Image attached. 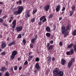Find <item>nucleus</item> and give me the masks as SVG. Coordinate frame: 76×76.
Returning a JSON list of instances; mask_svg holds the SVG:
<instances>
[{
	"label": "nucleus",
	"instance_id": "obj_43",
	"mask_svg": "<svg viewBox=\"0 0 76 76\" xmlns=\"http://www.w3.org/2000/svg\"><path fill=\"white\" fill-rule=\"evenodd\" d=\"M66 54L67 55H69L70 54V51H68L66 53Z\"/></svg>",
	"mask_w": 76,
	"mask_h": 76
},
{
	"label": "nucleus",
	"instance_id": "obj_24",
	"mask_svg": "<svg viewBox=\"0 0 76 76\" xmlns=\"http://www.w3.org/2000/svg\"><path fill=\"white\" fill-rule=\"evenodd\" d=\"M72 34L74 36H75L76 35V30H75L73 32Z\"/></svg>",
	"mask_w": 76,
	"mask_h": 76
},
{
	"label": "nucleus",
	"instance_id": "obj_26",
	"mask_svg": "<svg viewBox=\"0 0 76 76\" xmlns=\"http://www.w3.org/2000/svg\"><path fill=\"white\" fill-rule=\"evenodd\" d=\"M53 14H50L48 17V18L49 19H51V18H53Z\"/></svg>",
	"mask_w": 76,
	"mask_h": 76
},
{
	"label": "nucleus",
	"instance_id": "obj_11",
	"mask_svg": "<svg viewBox=\"0 0 76 76\" xmlns=\"http://www.w3.org/2000/svg\"><path fill=\"white\" fill-rule=\"evenodd\" d=\"M34 57V56H28V61H30L32 60V59Z\"/></svg>",
	"mask_w": 76,
	"mask_h": 76
},
{
	"label": "nucleus",
	"instance_id": "obj_8",
	"mask_svg": "<svg viewBox=\"0 0 76 76\" xmlns=\"http://www.w3.org/2000/svg\"><path fill=\"white\" fill-rule=\"evenodd\" d=\"M66 62V61L64 60V59H62L61 60V63L62 65L64 66L65 64V63Z\"/></svg>",
	"mask_w": 76,
	"mask_h": 76
},
{
	"label": "nucleus",
	"instance_id": "obj_61",
	"mask_svg": "<svg viewBox=\"0 0 76 76\" xmlns=\"http://www.w3.org/2000/svg\"><path fill=\"white\" fill-rule=\"evenodd\" d=\"M6 65H7V66H8V65H9V63H8V62H6Z\"/></svg>",
	"mask_w": 76,
	"mask_h": 76
},
{
	"label": "nucleus",
	"instance_id": "obj_34",
	"mask_svg": "<svg viewBox=\"0 0 76 76\" xmlns=\"http://www.w3.org/2000/svg\"><path fill=\"white\" fill-rule=\"evenodd\" d=\"M35 18H33L32 19H31V22H34L35 21Z\"/></svg>",
	"mask_w": 76,
	"mask_h": 76
},
{
	"label": "nucleus",
	"instance_id": "obj_52",
	"mask_svg": "<svg viewBox=\"0 0 76 76\" xmlns=\"http://www.w3.org/2000/svg\"><path fill=\"white\" fill-rule=\"evenodd\" d=\"M62 44H63V43H62V42H60L59 43V45H60L61 46V45H62Z\"/></svg>",
	"mask_w": 76,
	"mask_h": 76
},
{
	"label": "nucleus",
	"instance_id": "obj_29",
	"mask_svg": "<svg viewBox=\"0 0 76 76\" xmlns=\"http://www.w3.org/2000/svg\"><path fill=\"white\" fill-rule=\"evenodd\" d=\"M70 16H72V15L73 14V11H70Z\"/></svg>",
	"mask_w": 76,
	"mask_h": 76
},
{
	"label": "nucleus",
	"instance_id": "obj_16",
	"mask_svg": "<svg viewBox=\"0 0 76 76\" xmlns=\"http://www.w3.org/2000/svg\"><path fill=\"white\" fill-rule=\"evenodd\" d=\"M6 70V68L5 67H2L1 69H0V71L1 72H4L5 70Z\"/></svg>",
	"mask_w": 76,
	"mask_h": 76
},
{
	"label": "nucleus",
	"instance_id": "obj_28",
	"mask_svg": "<svg viewBox=\"0 0 76 76\" xmlns=\"http://www.w3.org/2000/svg\"><path fill=\"white\" fill-rule=\"evenodd\" d=\"M35 39H32L31 40V43H32V44H34V42H35Z\"/></svg>",
	"mask_w": 76,
	"mask_h": 76
},
{
	"label": "nucleus",
	"instance_id": "obj_27",
	"mask_svg": "<svg viewBox=\"0 0 76 76\" xmlns=\"http://www.w3.org/2000/svg\"><path fill=\"white\" fill-rule=\"evenodd\" d=\"M70 53H71V55L74 53V51L73 49H71V50L70 51Z\"/></svg>",
	"mask_w": 76,
	"mask_h": 76
},
{
	"label": "nucleus",
	"instance_id": "obj_13",
	"mask_svg": "<svg viewBox=\"0 0 76 76\" xmlns=\"http://www.w3.org/2000/svg\"><path fill=\"white\" fill-rule=\"evenodd\" d=\"M18 53V52L16 50L13 51L12 53V56H15L16 54H17V53Z\"/></svg>",
	"mask_w": 76,
	"mask_h": 76
},
{
	"label": "nucleus",
	"instance_id": "obj_59",
	"mask_svg": "<svg viewBox=\"0 0 76 76\" xmlns=\"http://www.w3.org/2000/svg\"><path fill=\"white\" fill-rule=\"evenodd\" d=\"M3 25H4V26H7V24H5L4 23Z\"/></svg>",
	"mask_w": 76,
	"mask_h": 76
},
{
	"label": "nucleus",
	"instance_id": "obj_19",
	"mask_svg": "<svg viewBox=\"0 0 76 76\" xmlns=\"http://www.w3.org/2000/svg\"><path fill=\"white\" fill-rule=\"evenodd\" d=\"M9 76V72H6L4 74V76Z\"/></svg>",
	"mask_w": 76,
	"mask_h": 76
},
{
	"label": "nucleus",
	"instance_id": "obj_49",
	"mask_svg": "<svg viewBox=\"0 0 76 76\" xmlns=\"http://www.w3.org/2000/svg\"><path fill=\"white\" fill-rule=\"evenodd\" d=\"M50 44H53V40L51 41L50 42Z\"/></svg>",
	"mask_w": 76,
	"mask_h": 76
},
{
	"label": "nucleus",
	"instance_id": "obj_1",
	"mask_svg": "<svg viewBox=\"0 0 76 76\" xmlns=\"http://www.w3.org/2000/svg\"><path fill=\"white\" fill-rule=\"evenodd\" d=\"M53 73L54 75V76H63V72L61 71H60V69L57 68H56L53 70Z\"/></svg>",
	"mask_w": 76,
	"mask_h": 76
},
{
	"label": "nucleus",
	"instance_id": "obj_42",
	"mask_svg": "<svg viewBox=\"0 0 76 76\" xmlns=\"http://www.w3.org/2000/svg\"><path fill=\"white\" fill-rule=\"evenodd\" d=\"M30 48H33V45H32V44H31L30 45Z\"/></svg>",
	"mask_w": 76,
	"mask_h": 76
},
{
	"label": "nucleus",
	"instance_id": "obj_57",
	"mask_svg": "<svg viewBox=\"0 0 76 76\" xmlns=\"http://www.w3.org/2000/svg\"><path fill=\"white\" fill-rule=\"evenodd\" d=\"M50 44L49 43H47V47H49Z\"/></svg>",
	"mask_w": 76,
	"mask_h": 76
},
{
	"label": "nucleus",
	"instance_id": "obj_9",
	"mask_svg": "<svg viewBox=\"0 0 76 76\" xmlns=\"http://www.w3.org/2000/svg\"><path fill=\"white\" fill-rule=\"evenodd\" d=\"M29 10H28L26 12V14L25 15V16L26 18H27V17H28L29 18V17H30L31 16V15H29Z\"/></svg>",
	"mask_w": 76,
	"mask_h": 76
},
{
	"label": "nucleus",
	"instance_id": "obj_58",
	"mask_svg": "<svg viewBox=\"0 0 76 76\" xmlns=\"http://www.w3.org/2000/svg\"><path fill=\"white\" fill-rule=\"evenodd\" d=\"M32 54V52H30L28 53V55L29 56L31 55V54Z\"/></svg>",
	"mask_w": 76,
	"mask_h": 76
},
{
	"label": "nucleus",
	"instance_id": "obj_55",
	"mask_svg": "<svg viewBox=\"0 0 76 76\" xmlns=\"http://www.w3.org/2000/svg\"><path fill=\"white\" fill-rule=\"evenodd\" d=\"M19 4H22V1L21 0L19 1Z\"/></svg>",
	"mask_w": 76,
	"mask_h": 76
},
{
	"label": "nucleus",
	"instance_id": "obj_35",
	"mask_svg": "<svg viewBox=\"0 0 76 76\" xmlns=\"http://www.w3.org/2000/svg\"><path fill=\"white\" fill-rule=\"evenodd\" d=\"M75 61V59L73 58L71 59L70 62H72V63H73V62Z\"/></svg>",
	"mask_w": 76,
	"mask_h": 76
},
{
	"label": "nucleus",
	"instance_id": "obj_45",
	"mask_svg": "<svg viewBox=\"0 0 76 76\" xmlns=\"http://www.w3.org/2000/svg\"><path fill=\"white\" fill-rule=\"evenodd\" d=\"M22 37V35H21V34H20L18 36V38H21Z\"/></svg>",
	"mask_w": 76,
	"mask_h": 76
},
{
	"label": "nucleus",
	"instance_id": "obj_23",
	"mask_svg": "<svg viewBox=\"0 0 76 76\" xmlns=\"http://www.w3.org/2000/svg\"><path fill=\"white\" fill-rule=\"evenodd\" d=\"M73 45V44L71 43L68 46V48H70Z\"/></svg>",
	"mask_w": 76,
	"mask_h": 76
},
{
	"label": "nucleus",
	"instance_id": "obj_6",
	"mask_svg": "<svg viewBox=\"0 0 76 76\" xmlns=\"http://www.w3.org/2000/svg\"><path fill=\"white\" fill-rule=\"evenodd\" d=\"M16 20H14L12 23L13 26H12V28H15V26H16Z\"/></svg>",
	"mask_w": 76,
	"mask_h": 76
},
{
	"label": "nucleus",
	"instance_id": "obj_21",
	"mask_svg": "<svg viewBox=\"0 0 76 76\" xmlns=\"http://www.w3.org/2000/svg\"><path fill=\"white\" fill-rule=\"evenodd\" d=\"M46 35L47 37L49 38V37H50V36H51V34L50 33H47L46 34Z\"/></svg>",
	"mask_w": 76,
	"mask_h": 76
},
{
	"label": "nucleus",
	"instance_id": "obj_63",
	"mask_svg": "<svg viewBox=\"0 0 76 76\" xmlns=\"http://www.w3.org/2000/svg\"><path fill=\"white\" fill-rule=\"evenodd\" d=\"M62 20V18L61 17H60L59 18V20Z\"/></svg>",
	"mask_w": 76,
	"mask_h": 76
},
{
	"label": "nucleus",
	"instance_id": "obj_14",
	"mask_svg": "<svg viewBox=\"0 0 76 76\" xmlns=\"http://www.w3.org/2000/svg\"><path fill=\"white\" fill-rule=\"evenodd\" d=\"M15 41H13L12 42H10L8 44L9 46H12V45H15Z\"/></svg>",
	"mask_w": 76,
	"mask_h": 76
},
{
	"label": "nucleus",
	"instance_id": "obj_18",
	"mask_svg": "<svg viewBox=\"0 0 76 76\" xmlns=\"http://www.w3.org/2000/svg\"><path fill=\"white\" fill-rule=\"evenodd\" d=\"M46 30L47 32H50V28L49 27H47L46 28Z\"/></svg>",
	"mask_w": 76,
	"mask_h": 76
},
{
	"label": "nucleus",
	"instance_id": "obj_51",
	"mask_svg": "<svg viewBox=\"0 0 76 76\" xmlns=\"http://www.w3.org/2000/svg\"><path fill=\"white\" fill-rule=\"evenodd\" d=\"M38 24H39V25H42V23H41V21H39V23H38Z\"/></svg>",
	"mask_w": 76,
	"mask_h": 76
},
{
	"label": "nucleus",
	"instance_id": "obj_30",
	"mask_svg": "<svg viewBox=\"0 0 76 76\" xmlns=\"http://www.w3.org/2000/svg\"><path fill=\"white\" fill-rule=\"evenodd\" d=\"M74 51L75 52H76V45H74Z\"/></svg>",
	"mask_w": 76,
	"mask_h": 76
},
{
	"label": "nucleus",
	"instance_id": "obj_25",
	"mask_svg": "<svg viewBox=\"0 0 76 76\" xmlns=\"http://www.w3.org/2000/svg\"><path fill=\"white\" fill-rule=\"evenodd\" d=\"M15 56H14V55H13L12 54V56H10V58L11 60H13L15 58Z\"/></svg>",
	"mask_w": 76,
	"mask_h": 76
},
{
	"label": "nucleus",
	"instance_id": "obj_10",
	"mask_svg": "<svg viewBox=\"0 0 76 76\" xmlns=\"http://www.w3.org/2000/svg\"><path fill=\"white\" fill-rule=\"evenodd\" d=\"M6 47V44L5 43H2L1 45V48L2 49Z\"/></svg>",
	"mask_w": 76,
	"mask_h": 76
},
{
	"label": "nucleus",
	"instance_id": "obj_22",
	"mask_svg": "<svg viewBox=\"0 0 76 76\" xmlns=\"http://www.w3.org/2000/svg\"><path fill=\"white\" fill-rule=\"evenodd\" d=\"M45 18V16H42V17L40 18L39 19L40 21H41V20H43V19H44Z\"/></svg>",
	"mask_w": 76,
	"mask_h": 76
},
{
	"label": "nucleus",
	"instance_id": "obj_31",
	"mask_svg": "<svg viewBox=\"0 0 76 76\" xmlns=\"http://www.w3.org/2000/svg\"><path fill=\"white\" fill-rule=\"evenodd\" d=\"M23 45H25L26 44V40L25 39H23Z\"/></svg>",
	"mask_w": 76,
	"mask_h": 76
},
{
	"label": "nucleus",
	"instance_id": "obj_4",
	"mask_svg": "<svg viewBox=\"0 0 76 76\" xmlns=\"http://www.w3.org/2000/svg\"><path fill=\"white\" fill-rule=\"evenodd\" d=\"M23 28L22 27L19 26L16 27L15 28V30L17 32H20L22 30Z\"/></svg>",
	"mask_w": 76,
	"mask_h": 76
},
{
	"label": "nucleus",
	"instance_id": "obj_41",
	"mask_svg": "<svg viewBox=\"0 0 76 76\" xmlns=\"http://www.w3.org/2000/svg\"><path fill=\"white\" fill-rule=\"evenodd\" d=\"M17 69H18V66H15L14 67V69L15 70H16Z\"/></svg>",
	"mask_w": 76,
	"mask_h": 76
},
{
	"label": "nucleus",
	"instance_id": "obj_60",
	"mask_svg": "<svg viewBox=\"0 0 76 76\" xmlns=\"http://www.w3.org/2000/svg\"><path fill=\"white\" fill-rule=\"evenodd\" d=\"M52 60L53 61H54V60H55V58L54 57H53L52 58Z\"/></svg>",
	"mask_w": 76,
	"mask_h": 76
},
{
	"label": "nucleus",
	"instance_id": "obj_2",
	"mask_svg": "<svg viewBox=\"0 0 76 76\" xmlns=\"http://www.w3.org/2000/svg\"><path fill=\"white\" fill-rule=\"evenodd\" d=\"M70 28V25H68L67 26V27L66 29V27H62L61 28V32L62 34H65L64 36V37H66L67 34H68V33H67V31H68V30Z\"/></svg>",
	"mask_w": 76,
	"mask_h": 76
},
{
	"label": "nucleus",
	"instance_id": "obj_32",
	"mask_svg": "<svg viewBox=\"0 0 76 76\" xmlns=\"http://www.w3.org/2000/svg\"><path fill=\"white\" fill-rule=\"evenodd\" d=\"M28 64V61H26L25 62L24 65H27V64Z\"/></svg>",
	"mask_w": 76,
	"mask_h": 76
},
{
	"label": "nucleus",
	"instance_id": "obj_47",
	"mask_svg": "<svg viewBox=\"0 0 76 76\" xmlns=\"http://www.w3.org/2000/svg\"><path fill=\"white\" fill-rule=\"evenodd\" d=\"M13 68H12L10 69V72H13Z\"/></svg>",
	"mask_w": 76,
	"mask_h": 76
},
{
	"label": "nucleus",
	"instance_id": "obj_46",
	"mask_svg": "<svg viewBox=\"0 0 76 76\" xmlns=\"http://www.w3.org/2000/svg\"><path fill=\"white\" fill-rule=\"evenodd\" d=\"M6 18H7V15H5L4 16V17H2V18L3 19H6Z\"/></svg>",
	"mask_w": 76,
	"mask_h": 76
},
{
	"label": "nucleus",
	"instance_id": "obj_36",
	"mask_svg": "<svg viewBox=\"0 0 76 76\" xmlns=\"http://www.w3.org/2000/svg\"><path fill=\"white\" fill-rule=\"evenodd\" d=\"M37 12V10H33L32 12V14L33 15H34V14H35L36 12Z\"/></svg>",
	"mask_w": 76,
	"mask_h": 76
},
{
	"label": "nucleus",
	"instance_id": "obj_50",
	"mask_svg": "<svg viewBox=\"0 0 76 76\" xmlns=\"http://www.w3.org/2000/svg\"><path fill=\"white\" fill-rule=\"evenodd\" d=\"M37 35H36L35 37V38L34 39L35 40V39H37Z\"/></svg>",
	"mask_w": 76,
	"mask_h": 76
},
{
	"label": "nucleus",
	"instance_id": "obj_62",
	"mask_svg": "<svg viewBox=\"0 0 76 76\" xmlns=\"http://www.w3.org/2000/svg\"><path fill=\"white\" fill-rule=\"evenodd\" d=\"M3 75V74H2V73L0 72V76H2Z\"/></svg>",
	"mask_w": 76,
	"mask_h": 76
},
{
	"label": "nucleus",
	"instance_id": "obj_54",
	"mask_svg": "<svg viewBox=\"0 0 76 76\" xmlns=\"http://www.w3.org/2000/svg\"><path fill=\"white\" fill-rule=\"evenodd\" d=\"M9 23H11V22H12V19H10V20H9Z\"/></svg>",
	"mask_w": 76,
	"mask_h": 76
},
{
	"label": "nucleus",
	"instance_id": "obj_64",
	"mask_svg": "<svg viewBox=\"0 0 76 76\" xmlns=\"http://www.w3.org/2000/svg\"><path fill=\"white\" fill-rule=\"evenodd\" d=\"M10 19H11V20H13V18L12 17H11Z\"/></svg>",
	"mask_w": 76,
	"mask_h": 76
},
{
	"label": "nucleus",
	"instance_id": "obj_17",
	"mask_svg": "<svg viewBox=\"0 0 76 76\" xmlns=\"http://www.w3.org/2000/svg\"><path fill=\"white\" fill-rule=\"evenodd\" d=\"M72 64V62L70 61H69L68 64L67 66L68 67V68H70L71 67V66Z\"/></svg>",
	"mask_w": 76,
	"mask_h": 76
},
{
	"label": "nucleus",
	"instance_id": "obj_39",
	"mask_svg": "<svg viewBox=\"0 0 76 76\" xmlns=\"http://www.w3.org/2000/svg\"><path fill=\"white\" fill-rule=\"evenodd\" d=\"M47 20V19H46V18H44V20H42V22H45V21H46Z\"/></svg>",
	"mask_w": 76,
	"mask_h": 76
},
{
	"label": "nucleus",
	"instance_id": "obj_56",
	"mask_svg": "<svg viewBox=\"0 0 76 76\" xmlns=\"http://www.w3.org/2000/svg\"><path fill=\"white\" fill-rule=\"evenodd\" d=\"M2 12V10H0V15H1V12Z\"/></svg>",
	"mask_w": 76,
	"mask_h": 76
},
{
	"label": "nucleus",
	"instance_id": "obj_44",
	"mask_svg": "<svg viewBox=\"0 0 76 76\" xmlns=\"http://www.w3.org/2000/svg\"><path fill=\"white\" fill-rule=\"evenodd\" d=\"M1 54H2V55L3 56H4L5 55V54H6V53H5V52H4L2 53Z\"/></svg>",
	"mask_w": 76,
	"mask_h": 76
},
{
	"label": "nucleus",
	"instance_id": "obj_53",
	"mask_svg": "<svg viewBox=\"0 0 76 76\" xmlns=\"http://www.w3.org/2000/svg\"><path fill=\"white\" fill-rule=\"evenodd\" d=\"M22 67L21 66H20L19 68V70H21V69H22Z\"/></svg>",
	"mask_w": 76,
	"mask_h": 76
},
{
	"label": "nucleus",
	"instance_id": "obj_37",
	"mask_svg": "<svg viewBox=\"0 0 76 76\" xmlns=\"http://www.w3.org/2000/svg\"><path fill=\"white\" fill-rule=\"evenodd\" d=\"M3 21H4V20L3 19H2V18L0 19V23H2V22H3Z\"/></svg>",
	"mask_w": 76,
	"mask_h": 76
},
{
	"label": "nucleus",
	"instance_id": "obj_38",
	"mask_svg": "<svg viewBox=\"0 0 76 76\" xmlns=\"http://www.w3.org/2000/svg\"><path fill=\"white\" fill-rule=\"evenodd\" d=\"M75 8V6L73 5L71 7V9H72V10H74Z\"/></svg>",
	"mask_w": 76,
	"mask_h": 76
},
{
	"label": "nucleus",
	"instance_id": "obj_40",
	"mask_svg": "<svg viewBox=\"0 0 76 76\" xmlns=\"http://www.w3.org/2000/svg\"><path fill=\"white\" fill-rule=\"evenodd\" d=\"M56 26H54L53 27V31H55L56 29Z\"/></svg>",
	"mask_w": 76,
	"mask_h": 76
},
{
	"label": "nucleus",
	"instance_id": "obj_7",
	"mask_svg": "<svg viewBox=\"0 0 76 76\" xmlns=\"http://www.w3.org/2000/svg\"><path fill=\"white\" fill-rule=\"evenodd\" d=\"M34 67L36 69H37V70H39V69H40V66L39 65L38 63H36Z\"/></svg>",
	"mask_w": 76,
	"mask_h": 76
},
{
	"label": "nucleus",
	"instance_id": "obj_3",
	"mask_svg": "<svg viewBox=\"0 0 76 76\" xmlns=\"http://www.w3.org/2000/svg\"><path fill=\"white\" fill-rule=\"evenodd\" d=\"M18 11H16L13 12V14L14 15H18L19 14H20L21 12H22V10H23V7L22 6H18Z\"/></svg>",
	"mask_w": 76,
	"mask_h": 76
},
{
	"label": "nucleus",
	"instance_id": "obj_5",
	"mask_svg": "<svg viewBox=\"0 0 76 76\" xmlns=\"http://www.w3.org/2000/svg\"><path fill=\"white\" fill-rule=\"evenodd\" d=\"M50 5H46L45 6L43 7V9L46 11H48V10H49V9H50Z\"/></svg>",
	"mask_w": 76,
	"mask_h": 76
},
{
	"label": "nucleus",
	"instance_id": "obj_33",
	"mask_svg": "<svg viewBox=\"0 0 76 76\" xmlns=\"http://www.w3.org/2000/svg\"><path fill=\"white\" fill-rule=\"evenodd\" d=\"M39 61V59L38 58H37L35 59V61L36 62Z\"/></svg>",
	"mask_w": 76,
	"mask_h": 76
},
{
	"label": "nucleus",
	"instance_id": "obj_15",
	"mask_svg": "<svg viewBox=\"0 0 76 76\" xmlns=\"http://www.w3.org/2000/svg\"><path fill=\"white\" fill-rule=\"evenodd\" d=\"M53 48V45H50L48 48V50H51Z\"/></svg>",
	"mask_w": 76,
	"mask_h": 76
},
{
	"label": "nucleus",
	"instance_id": "obj_12",
	"mask_svg": "<svg viewBox=\"0 0 76 76\" xmlns=\"http://www.w3.org/2000/svg\"><path fill=\"white\" fill-rule=\"evenodd\" d=\"M60 5H58L57 6V7L56 9V11L57 12H59L60 10Z\"/></svg>",
	"mask_w": 76,
	"mask_h": 76
},
{
	"label": "nucleus",
	"instance_id": "obj_48",
	"mask_svg": "<svg viewBox=\"0 0 76 76\" xmlns=\"http://www.w3.org/2000/svg\"><path fill=\"white\" fill-rule=\"evenodd\" d=\"M66 8L64 7H63L62 10V11H64Z\"/></svg>",
	"mask_w": 76,
	"mask_h": 76
},
{
	"label": "nucleus",
	"instance_id": "obj_20",
	"mask_svg": "<svg viewBox=\"0 0 76 76\" xmlns=\"http://www.w3.org/2000/svg\"><path fill=\"white\" fill-rule=\"evenodd\" d=\"M48 58V60L49 62H50L51 61V57H47Z\"/></svg>",
	"mask_w": 76,
	"mask_h": 76
}]
</instances>
